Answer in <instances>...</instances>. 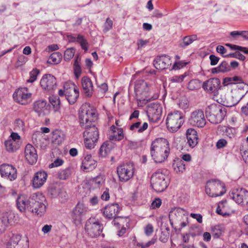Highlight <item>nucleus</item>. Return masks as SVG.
Masks as SVG:
<instances>
[{
  "instance_id": "f257e3e1",
  "label": "nucleus",
  "mask_w": 248,
  "mask_h": 248,
  "mask_svg": "<svg viewBox=\"0 0 248 248\" xmlns=\"http://www.w3.org/2000/svg\"><path fill=\"white\" fill-rule=\"evenodd\" d=\"M96 110L89 104L81 106L79 111V119L81 127L85 129L83 133L84 145L88 149L94 148L99 138V131L94 122L97 120Z\"/></svg>"
},
{
  "instance_id": "f03ea898",
  "label": "nucleus",
  "mask_w": 248,
  "mask_h": 248,
  "mask_svg": "<svg viewBox=\"0 0 248 248\" xmlns=\"http://www.w3.org/2000/svg\"><path fill=\"white\" fill-rule=\"evenodd\" d=\"M151 155L155 162L162 163L166 160L170 153L169 141L164 138H158L152 143Z\"/></svg>"
},
{
  "instance_id": "7ed1b4c3",
  "label": "nucleus",
  "mask_w": 248,
  "mask_h": 248,
  "mask_svg": "<svg viewBox=\"0 0 248 248\" xmlns=\"http://www.w3.org/2000/svg\"><path fill=\"white\" fill-rule=\"evenodd\" d=\"M45 197L41 193H33L31 197V209L30 212L40 216L46 212Z\"/></svg>"
},
{
  "instance_id": "20e7f679",
  "label": "nucleus",
  "mask_w": 248,
  "mask_h": 248,
  "mask_svg": "<svg viewBox=\"0 0 248 248\" xmlns=\"http://www.w3.org/2000/svg\"><path fill=\"white\" fill-rule=\"evenodd\" d=\"M205 190L206 193L211 197L221 196L226 192L224 184L218 179L208 181Z\"/></svg>"
},
{
  "instance_id": "39448f33",
  "label": "nucleus",
  "mask_w": 248,
  "mask_h": 248,
  "mask_svg": "<svg viewBox=\"0 0 248 248\" xmlns=\"http://www.w3.org/2000/svg\"><path fill=\"white\" fill-rule=\"evenodd\" d=\"M151 185L156 192L163 191L168 186V182L166 179V175L163 170H158L155 172L151 178Z\"/></svg>"
},
{
  "instance_id": "423d86ee",
  "label": "nucleus",
  "mask_w": 248,
  "mask_h": 248,
  "mask_svg": "<svg viewBox=\"0 0 248 248\" xmlns=\"http://www.w3.org/2000/svg\"><path fill=\"white\" fill-rule=\"evenodd\" d=\"M184 123L183 117L181 112L175 111L168 114L166 124L168 130L172 132H176Z\"/></svg>"
},
{
  "instance_id": "0eeeda50",
  "label": "nucleus",
  "mask_w": 248,
  "mask_h": 248,
  "mask_svg": "<svg viewBox=\"0 0 248 248\" xmlns=\"http://www.w3.org/2000/svg\"><path fill=\"white\" fill-rule=\"evenodd\" d=\"M150 87L142 79L138 80L135 84L134 90L138 101H148L150 99L149 93Z\"/></svg>"
},
{
  "instance_id": "6e6552de",
  "label": "nucleus",
  "mask_w": 248,
  "mask_h": 248,
  "mask_svg": "<svg viewBox=\"0 0 248 248\" xmlns=\"http://www.w3.org/2000/svg\"><path fill=\"white\" fill-rule=\"evenodd\" d=\"M85 230L90 236L96 237L101 234L103 226L98 219L90 217L86 222Z\"/></svg>"
},
{
  "instance_id": "1a4fd4ad",
  "label": "nucleus",
  "mask_w": 248,
  "mask_h": 248,
  "mask_svg": "<svg viewBox=\"0 0 248 248\" xmlns=\"http://www.w3.org/2000/svg\"><path fill=\"white\" fill-rule=\"evenodd\" d=\"M188 213L183 208L180 207L172 208L169 215L170 222L172 227L176 230V228L174 227L173 224L179 223L185 219H188Z\"/></svg>"
},
{
  "instance_id": "9d476101",
  "label": "nucleus",
  "mask_w": 248,
  "mask_h": 248,
  "mask_svg": "<svg viewBox=\"0 0 248 248\" xmlns=\"http://www.w3.org/2000/svg\"><path fill=\"white\" fill-rule=\"evenodd\" d=\"M134 167L132 163H126L117 167V171L121 182H127L133 176Z\"/></svg>"
},
{
  "instance_id": "9b49d317",
  "label": "nucleus",
  "mask_w": 248,
  "mask_h": 248,
  "mask_svg": "<svg viewBox=\"0 0 248 248\" xmlns=\"http://www.w3.org/2000/svg\"><path fill=\"white\" fill-rule=\"evenodd\" d=\"M146 112L150 121L157 123L161 118L162 107L157 102L152 103L148 105Z\"/></svg>"
},
{
  "instance_id": "f8f14e48",
  "label": "nucleus",
  "mask_w": 248,
  "mask_h": 248,
  "mask_svg": "<svg viewBox=\"0 0 248 248\" xmlns=\"http://www.w3.org/2000/svg\"><path fill=\"white\" fill-rule=\"evenodd\" d=\"M231 199H232L236 203L248 207V191L246 189L240 188L233 189L229 194Z\"/></svg>"
},
{
  "instance_id": "ddd939ff",
  "label": "nucleus",
  "mask_w": 248,
  "mask_h": 248,
  "mask_svg": "<svg viewBox=\"0 0 248 248\" xmlns=\"http://www.w3.org/2000/svg\"><path fill=\"white\" fill-rule=\"evenodd\" d=\"M65 96L70 104H74L79 96V91L73 82H67L64 84Z\"/></svg>"
},
{
  "instance_id": "4468645a",
  "label": "nucleus",
  "mask_w": 248,
  "mask_h": 248,
  "mask_svg": "<svg viewBox=\"0 0 248 248\" xmlns=\"http://www.w3.org/2000/svg\"><path fill=\"white\" fill-rule=\"evenodd\" d=\"M13 98L18 103L25 105L30 102L31 93L29 92L27 88H21L16 90L14 93Z\"/></svg>"
},
{
  "instance_id": "2eb2a0df",
  "label": "nucleus",
  "mask_w": 248,
  "mask_h": 248,
  "mask_svg": "<svg viewBox=\"0 0 248 248\" xmlns=\"http://www.w3.org/2000/svg\"><path fill=\"white\" fill-rule=\"evenodd\" d=\"M188 122L192 126L203 127L206 122L203 111L198 109L193 111L188 119Z\"/></svg>"
},
{
  "instance_id": "dca6fc26",
  "label": "nucleus",
  "mask_w": 248,
  "mask_h": 248,
  "mask_svg": "<svg viewBox=\"0 0 248 248\" xmlns=\"http://www.w3.org/2000/svg\"><path fill=\"white\" fill-rule=\"evenodd\" d=\"M220 80L218 78H210L203 82L202 87L207 93H213L215 96L218 94L220 89Z\"/></svg>"
},
{
  "instance_id": "f3484780",
  "label": "nucleus",
  "mask_w": 248,
  "mask_h": 248,
  "mask_svg": "<svg viewBox=\"0 0 248 248\" xmlns=\"http://www.w3.org/2000/svg\"><path fill=\"white\" fill-rule=\"evenodd\" d=\"M0 172L2 177L11 181L17 178L16 169L11 165L3 164L0 165Z\"/></svg>"
},
{
  "instance_id": "a211bd4d",
  "label": "nucleus",
  "mask_w": 248,
  "mask_h": 248,
  "mask_svg": "<svg viewBox=\"0 0 248 248\" xmlns=\"http://www.w3.org/2000/svg\"><path fill=\"white\" fill-rule=\"evenodd\" d=\"M9 237L6 248H28V241L21 240L19 234H11Z\"/></svg>"
},
{
  "instance_id": "6ab92c4d",
  "label": "nucleus",
  "mask_w": 248,
  "mask_h": 248,
  "mask_svg": "<svg viewBox=\"0 0 248 248\" xmlns=\"http://www.w3.org/2000/svg\"><path fill=\"white\" fill-rule=\"evenodd\" d=\"M40 83L43 89L48 91L55 90L57 87L56 79L50 74L44 75L41 78Z\"/></svg>"
},
{
  "instance_id": "aec40b11",
  "label": "nucleus",
  "mask_w": 248,
  "mask_h": 248,
  "mask_svg": "<svg viewBox=\"0 0 248 248\" xmlns=\"http://www.w3.org/2000/svg\"><path fill=\"white\" fill-rule=\"evenodd\" d=\"M50 105L45 100H38L33 103V109L39 116H44L49 112Z\"/></svg>"
},
{
  "instance_id": "412c9836",
  "label": "nucleus",
  "mask_w": 248,
  "mask_h": 248,
  "mask_svg": "<svg viewBox=\"0 0 248 248\" xmlns=\"http://www.w3.org/2000/svg\"><path fill=\"white\" fill-rule=\"evenodd\" d=\"M170 57L167 55L157 57L154 61V65L157 69L164 70L167 69L171 64Z\"/></svg>"
},
{
  "instance_id": "4be33fe9",
  "label": "nucleus",
  "mask_w": 248,
  "mask_h": 248,
  "mask_svg": "<svg viewBox=\"0 0 248 248\" xmlns=\"http://www.w3.org/2000/svg\"><path fill=\"white\" fill-rule=\"evenodd\" d=\"M121 209L118 203L108 204L103 209V213L105 217L112 219L117 215Z\"/></svg>"
},
{
  "instance_id": "5701e85b",
  "label": "nucleus",
  "mask_w": 248,
  "mask_h": 248,
  "mask_svg": "<svg viewBox=\"0 0 248 248\" xmlns=\"http://www.w3.org/2000/svg\"><path fill=\"white\" fill-rule=\"evenodd\" d=\"M25 157L29 164L33 165L36 163L38 155L35 148L32 145L28 144L26 146Z\"/></svg>"
},
{
  "instance_id": "b1692460",
  "label": "nucleus",
  "mask_w": 248,
  "mask_h": 248,
  "mask_svg": "<svg viewBox=\"0 0 248 248\" xmlns=\"http://www.w3.org/2000/svg\"><path fill=\"white\" fill-rule=\"evenodd\" d=\"M245 95L244 93H242L238 89L233 88L231 91V100L223 101L221 103L227 107H232L236 105Z\"/></svg>"
},
{
  "instance_id": "393cba45",
  "label": "nucleus",
  "mask_w": 248,
  "mask_h": 248,
  "mask_svg": "<svg viewBox=\"0 0 248 248\" xmlns=\"http://www.w3.org/2000/svg\"><path fill=\"white\" fill-rule=\"evenodd\" d=\"M87 212V208L80 202H78L72 212V218L75 222L80 221L82 217Z\"/></svg>"
},
{
  "instance_id": "a878e982",
  "label": "nucleus",
  "mask_w": 248,
  "mask_h": 248,
  "mask_svg": "<svg viewBox=\"0 0 248 248\" xmlns=\"http://www.w3.org/2000/svg\"><path fill=\"white\" fill-rule=\"evenodd\" d=\"M47 174L45 171H39L36 172L32 178V186L35 188L41 187L46 182Z\"/></svg>"
},
{
  "instance_id": "bb28decb",
  "label": "nucleus",
  "mask_w": 248,
  "mask_h": 248,
  "mask_svg": "<svg viewBox=\"0 0 248 248\" xmlns=\"http://www.w3.org/2000/svg\"><path fill=\"white\" fill-rule=\"evenodd\" d=\"M97 166V162L93 159L91 155H87L82 161L81 169L86 171L93 170Z\"/></svg>"
},
{
  "instance_id": "cd10ccee",
  "label": "nucleus",
  "mask_w": 248,
  "mask_h": 248,
  "mask_svg": "<svg viewBox=\"0 0 248 248\" xmlns=\"http://www.w3.org/2000/svg\"><path fill=\"white\" fill-rule=\"evenodd\" d=\"M31 197L27 199L24 196H19L16 200V205L18 209L21 212H25L26 210L30 211L31 205L30 203Z\"/></svg>"
},
{
  "instance_id": "c85d7f7f",
  "label": "nucleus",
  "mask_w": 248,
  "mask_h": 248,
  "mask_svg": "<svg viewBox=\"0 0 248 248\" xmlns=\"http://www.w3.org/2000/svg\"><path fill=\"white\" fill-rule=\"evenodd\" d=\"M13 216L8 213L0 214V233L4 232L12 221Z\"/></svg>"
},
{
  "instance_id": "c756f323",
  "label": "nucleus",
  "mask_w": 248,
  "mask_h": 248,
  "mask_svg": "<svg viewBox=\"0 0 248 248\" xmlns=\"http://www.w3.org/2000/svg\"><path fill=\"white\" fill-rule=\"evenodd\" d=\"M187 143L191 147H194L198 142L197 131L193 128H189L186 131Z\"/></svg>"
},
{
  "instance_id": "7c9ffc66",
  "label": "nucleus",
  "mask_w": 248,
  "mask_h": 248,
  "mask_svg": "<svg viewBox=\"0 0 248 248\" xmlns=\"http://www.w3.org/2000/svg\"><path fill=\"white\" fill-rule=\"evenodd\" d=\"M82 86L85 95L87 97L91 96L93 92V85L91 79L87 77H83Z\"/></svg>"
},
{
  "instance_id": "2f4dec72",
  "label": "nucleus",
  "mask_w": 248,
  "mask_h": 248,
  "mask_svg": "<svg viewBox=\"0 0 248 248\" xmlns=\"http://www.w3.org/2000/svg\"><path fill=\"white\" fill-rule=\"evenodd\" d=\"M115 144L110 140L104 142L99 149V155L101 157H105L109 154L111 151L115 147Z\"/></svg>"
},
{
  "instance_id": "473e14b6",
  "label": "nucleus",
  "mask_w": 248,
  "mask_h": 248,
  "mask_svg": "<svg viewBox=\"0 0 248 248\" xmlns=\"http://www.w3.org/2000/svg\"><path fill=\"white\" fill-rule=\"evenodd\" d=\"M226 114V108L220 105L218 108V112L216 113L214 116L211 118V123L214 124H217L221 123L223 120Z\"/></svg>"
},
{
  "instance_id": "72a5a7b5",
  "label": "nucleus",
  "mask_w": 248,
  "mask_h": 248,
  "mask_svg": "<svg viewBox=\"0 0 248 248\" xmlns=\"http://www.w3.org/2000/svg\"><path fill=\"white\" fill-rule=\"evenodd\" d=\"M226 114V108L220 105L218 108V112L216 113L214 116L211 118V123L214 124H217L221 123L223 120Z\"/></svg>"
},
{
  "instance_id": "f704fd0d",
  "label": "nucleus",
  "mask_w": 248,
  "mask_h": 248,
  "mask_svg": "<svg viewBox=\"0 0 248 248\" xmlns=\"http://www.w3.org/2000/svg\"><path fill=\"white\" fill-rule=\"evenodd\" d=\"M224 232V227L220 224L213 226L211 228V234L214 239L219 238L223 234Z\"/></svg>"
},
{
  "instance_id": "c9c22d12",
  "label": "nucleus",
  "mask_w": 248,
  "mask_h": 248,
  "mask_svg": "<svg viewBox=\"0 0 248 248\" xmlns=\"http://www.w3.org/2000/svg\"><path fill=\"white\" fill-rule=\"evenodd\" d=\"M220 105L217 104H212L208 106L205 109V114L209 122L211 121V117L214 116L216 112H218Z\"/></svg>"
},
{
  "instance_id": "e433bc0d",
  "label": "nucleus",
  "mask_w": 248,
  "mask_h": 248,
  "mask_svg": "<svg viewBox=\"0 0 248 248\" xmlns=\"http://www.w3.org/2000/svg\"><path fill=\"white\" fill-rule=\"evenodd\" d=\"M20 145L21 144L16 142V141H14L9 139L5 140L4 142L5 149L7 152L10 153H14L16 152L19 148Z\"/></svg>"
},
{
  "instance_id": "4c0bfd02",
  "label": "nucleus",
  "mask_w": 248,
  "mask_h": 248,
  "mask_svg": "<svg viewBox=\"0 0 248 248\" xmlns=\"http://www.w3.org/2000/svg\"><path fill=\"white\" fill-rule=\"evenodd\" d=\"M231 70L230 66L226 61L222 62L217 67L212 69L213 74L225 73Z\"/></svg>"
},
{
  "instance_id": "58836bf2",
  "label": "nucleus",
  "mask_w": 248,
  "mask_h": 248,
  "mask_svg": "<svg viewBox=\"0 0 248 248\" xmlns=\"http://www.w3.org/2000/svg\"><path fill=\"white\" fill-rule=\"evenodd\" d=\"M52 141L54 144H60L64 140L62 133L59 130H55L52 132Z\"/></svg>"
},
{
  "instance_id": "ea45409f",
  "label": "nucleus",
  "mask_w": 248,
  "mask_h": 248,
  "mask_svg": "<svg viewBox=\"0 0 248 248\" xmlns=\"http://www.w3.org/2000/svg\"><path fill=\"white\" fill-rule=\"evenodd\" d=\"M172 167L177 172H183L185 170V164L182 160L177 159L174 160Z\"/></svg>"
},
{
  "instance_id": "a19ab883",
  "label": "nucleus",
  "mask_w": 248,
  "mask_h": 248,
  "mask_svg": "<svg viewBox=\"0 0 248 248\" xmlns=\"http://www.w3.org/2000/svg\"><path fill=\"white\" fill-rule=\"evenodd\" d=\"M198 40L197 35H191L185 36L183 38V42L180 46L182 47H186L192 44L194 41Z\"/></svg>"
},
{
  "instance_id": "79ce46f5",
  "label": "nucleus",
  "mask_w": 248,
  "mask_h": 248,
  "mask_svg": "<svg viewBox=\"0 0 248 248\" xmlns=\"http://www.w3.org/2000/svg\"><path fill=\"white\" fill-rule=\"evenodd\" d=\"M62 59V55L60 52L53 53L48 59V62L51 64L59 63Z\"/></svg>"
},
{
  "instance_id": "37998d69",
  "label": "nucleus",
  "mask_w": 248,
  "mask_h": 248,
  "mask_svg": "<svg viewBox=\"0 0 248 248\" xmlns=\"http://www.w3.org/2000/svg\"><path fill=\"white\" fill-rule=\"evenodd\" d=\"M71 173V169L70 168H67L60 171L58 173V177L61 180H65L70 176Z\"/></svg>"
},
{
  "instance_id": "c03bdc74",
  "label": "nucleus",
  "mask_w": 248,
  "mask_h": 248,
  "mask_svg": "<svg viewBox=\"0 0 248 248\" xmlns=\"http://www.w3.org/2000/svg\"><path fill=\"white\" fill-rule=\"evenodd\" d=\"M114 219L112 221V224L114 226H124V223L125 222L126 224L128 223V218L127 217H121L116 216L113 217Z\"/></svg>"
},
{
  "instance_id": "a18cd8bd",
  "label": "nucleus",
  "mask_w": 248,
  "mask_h": 248,
  "mask_svg": "<svg viewBox=\"0 0 248 248\" xmlns=\"http://www.w3.org/2000/svg\"><path fill=\"white\" fill-rule=\"evenodd\" d=\"M77 42L79 43L81 48L84 50L85 51L88 50V42L85 37L81 35L78 34L77 37Z\"/></svg>"
},
{
  "instance_id": "49530a36",
  "label": "nucleus",
  "mask_w": 248,
  "mask_h": 248,
  "mask_svg": "<svg viewBox=\"0 0 248 248\" xmlns=\"http://www.w3.org/2000/svg\"><path fill=\"white\" fill-rule=\"evenodd\" d=\"M80 59H79L78 57L76 58V59L75 60V62L74 63V72L75 75V77L77 78H78L81 73V68L79 64V62Z\"/></svg>"
},
{
  "instance_id": "de8ad7c7",
  "label": "nucleus",
  "mask_w": 248,
  "mask_h": 248,
  "mask_svg": "<svg viewBox=\"0 0 248 248\" xmlns=\"http://www.w3.org/2000/svg\"><path fill=\"white\" fill-rule=\"evenodd\" d=\"M124 138L123 131L122 129L120 128L118 130L117 133H114L113 135L109 136V140L110 141L114 140L116 141H120L123 140Z\"/></svg>"
},
{
  "instance_id": "09e8293b",
  "label": "nucleus",
  "mask_w": 248,
  "mask_h": 248,
  "mask_svg": "<svg viewBox=\"0 0 248 248\" xmlns=\"http://www.w3.org/2000/svg\"><path fill=\"white\" fill-rule=\"evenodd\" d=\"M225 45L227 46H229L232 50H238L241 52H243L245 54H248V48L247 47H243L235 45H232L231 44H226Z\"/></svg>"
},
{
  "instance_id": "8fccbe9b",
  "label": "nucleus",
  "mask_w": 248,
  "mask_h": 248,
  "mask_svg": "<svg viewBox=\"0 0 248 248\" xmlns=\"http://www.w3.org/2000/svg\"><path fill=\"white\" fill-rule=\"evenodd\" d=\"M39 74V70L36 68L33 69L30 73V78L27 80V82L29 83L33 82L36 80L37 76Z\"/></svg>"
},
{
  "instance_id": "3c124183",
  "label": "nucleus",
  "mask_w": 248,
  "mask_h": 248,
  "mask_svg": "<svg viewBox=\"0 0 248 248\" xmlns=\"http://www.w3.org/2000/svg\"><path fill=\"white\" fill-rule=\"evenodd\" d=\"M75 49L73 47L67 48L64 52V59L65 61L71 60L74 56Z\"/></svg>"
},
{
  "instance_id": "603ef678",
  "label": "nucleus",
  "mask_w": 248,
  "mask_h": 248,
  "mask_svg": "<svg viewBox=\"0 0 248 248\" xmlns=\"http://www.w3.org/2000/svg\"><path fill=\"white\" fill-rule=\"evenodd\" d=\"M235 89H238L242 93H244V95L248 92V85L243 81L236 84Z\"/></svg>"
},
{
  "instance_id": "864d4df0",
  "label": "nucleus",
  "mask_w": 248,
  "mask_h": 248,
  "mask_svg": "<svg viewBox=\"0 0 248 248\" xmlns=\"http://www.w3.org/2000/svg\"><path fill=\"white\" fill-rule=\"evenodd\" d=\"M226 56L227 58H234L242 61L246 60V57L238 51L228 54Z\"/></svg>"
},
{
  "instance_id": "5fc2aeb1",
  "label": "nucleus",
  "mask_w": 248,
  "mask_h": 248,
  "mask_svg": "<svg viewBox=\"0 0 248 248\" xmlns=\"http://www.w3.org/2000/svg\"><path fill=\"white\" fill-rule=\"evenodd\" d=\"M169 237V229H166L165 231L161 232L159 239L161 242L165 243L168 241Z\"/></svg>"
},
{
  "instance_id": "6e6d98bb",
  "label": "nucleus",
  "mask_w": 248,
  "mask_h": 248,
  "mask_svg": "<svg viewBox=\"0 0 248 248\" xmlns=\"http://www.w3.org/2000/svg\"><path fill=\"white\" fill-rule=\"evenodd\" d=\"M240 31H233L231 32V41L235 42L236 41L241 40V36Z\"/></svg>"
},
{
  "instance_id": "4d7b16f0",
  "label": "nucleus",
  "mask_w": 248,
  "mask_h": 248,
  "mask_svg": "<svg viewBox=\"0 0 248 248\" xmlns=\"http://www.w3.org/2000/svg\"><path fill=\"white\" fill-rule=\"evenodd\" d=\"M63 163V160L60 158H57L52 163L49 165V168H52L54 167H58L62 165Z\"/></svg>"
},
{
  "instance_id": "13d9d810",
  "label": "nucleus",
  "mask_w": 248,
  "mask_h": 248,
  "mask_svg": "<svg viewBox=\"0 0 248 248\" xmlns=\"http://www.w3.org/2000/svg\"><path fill=\"white\" fill-rule=\"evenodd\" d=\"M198 86V82L196 80H191L187 85L188 89L191 91L197 89Z\"/></svg>"
},
{
  "instance_id": "bf43d9fd",
  "label": "nucleus",
  "mask_w": 248,
  "mask_h": 248,
  "mask_svg": "<svg viewBox=\"0 0 248 248\" xmlns=\"http://www.w3.org/2000/svg\"><path fill=\"white\" fill-rule=\"evenodd\" d=\"M9 139L14 141L21 144L20 137L17 133L12 132Z\"/></svg>"
},
{
  "instance_id": "052dcab7",
  "label": "nucleus",
  "mask_w": 248,
  "mask_h": 248,
  "mask_svg": "<svg viewBox=\"0 0 248 248\" xmlns=\"http://www.w3.org/2000/svg\"><path fill=\"white\" fill-rule=\"evenodd\" d=\"M235 132V129L231 127H226L224 132L225 135L230 138L234 137Z\"/></svg>"
},
{
  "instance_id": "680f3d73",
  "label": "nucleus",
  "mask_w": 248,
  "mask_h": 248,
  "mask_svg": "<svg viewBox=\"0 0 248 248\" xmlns=\"http://www.w3.org/2000/svg\"><path fill=\"white\" fill-rule=\"evenodd\" d=\"M227 144V141L223 139H219L216 143V147L217 149H219L224 148Z\"/></svg>"
},
{
  "instance_id": "e2e57ef3",
  "label": "nucleus",
  "mask_w": 248,
  "mask_h": 248,
  "mask_svg": "<svg viewBox=\"0 0 248 248\" xmlns=\"http://www.w3.org/2000/svg\"><path fill=\"white\" fill-rule=\"evenodd\" d=\"M113 22L109 18H107L104 24V30L107 31L112 28Z\"/></svg>"
},
{
  "instance_id": "0e129e2a",
  "label": "nucleus",
  "mask_w": 248,
  "mask_h": 248,
  "mask_svg": "<svg viewBox=\"0 0 248 248\" xmlns=\"http://www.w3.org/2000/svg\"><path fill=\"white\" fill-rule=\"evenodd\" d=\"M216 51L217 52L220 53L223 57H227L226 53L227 52V49L224 47V46L219 45L217 46L216 48Z\"/></svg>"
},
{
  "instance_id": "69168bd1",
  "label": "nucleus",
  "mask_w": 248,
  "mask_h": 248,
  "mask_svg": "<svg viewBox=\"0 0 248 248\" xmlns=\"http://www.w3.org/2000/svg\"><path fill=\"white\" fill-rule=\"evenodd\" d=\"M187 62H175L172 66L171 69L177 70L180 69L187 64Z\"/></svg>"
},
{
  "instance_id": "338daca9",
  "label": "nucleus",
  "mask_w": 248,
  "mask_h": 248,
  "mask_svg": "<svg viewBox=\"0 0 248 248\" xmlns=\"http://www.w3.org/2000/svg\"><path fill=\"white\" fill-rule=\"evenodd\" d=\"M186 76L185 75L175 76L171 78V81L173 82H181L183 81L184 78Z\"/></svg>"
},
{
  "instance_id": "774afa93",
  "label": "nucleus",
  "mask_w": 248,
  "mask_h": 248,
  "mask_svg": "<svg viewBox=\"0 0 248 248\" xmlns=\"http://www.w3.org/2000/svg\"><path fill=\"white\" fill-rule=\"evenodd\" d=\"M162 203L161 200L159 198H156L152 203L151 207L153 209L159 208Z\"/></svg>"
}]
</instances>
